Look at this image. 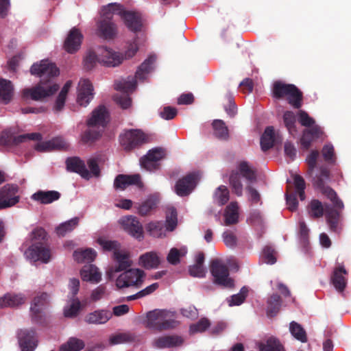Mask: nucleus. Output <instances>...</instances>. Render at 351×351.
I'll return each mask as SVG.
<instances>
[{"instance_id":"b1692460","label":"nucleus","mask_w":351,"mask_h":351,"mask_svg":"<svg viewBox=\"0 0 351 351\" xmlns=\"http://www.w3.org/2000/svg\"><path fill=\"white\" fill-rule=\"evenodd\" d=\"M282 138L276 133L273 126H267L261 137V147L263 152H267L274 147L276 143L281 141Z\"/></svg>"},{"instance_id":"13d9d810","label":"nucleus","mask_w":351,"mask_h":351,"mask_svg":"<svg viewBox=\"0 0 351 351\" xmlns=\"http://www.w3.org/2000/svg\"><path fill=\"white\" fill-rule=\"evenodd\" d=\"M322 156L329 165H334L336 161L334 147L331 144L325 145L322 149Z\"/></svg>"},{"instance_id":"ddd939ff","label":"nucleus","mask_w":351,"mask_h":351,"mask_svg":"<svg viewBox=\"0 0 351 351\" xmlns=\"http://www.w3.org/2000/svg\"><path fill=\"white\" fill-rule=\"evenodd\" d=\"M19 189L14 184H6L0 189V209L12 207L19 202Z\"/></svg>"},{"instance_id":"2eb2a0df","label":"nucleus","mask_w":351,"mask_h":351,"mask_svg":"<svg viewBox=\"0 0 351 351\" xmlns=\"http://www.w3.org/2000/svg\"><path fill=\"white\" fill-rule=\"evenodd\" d=\"M198 174L192 172L180 178L176 183L175 192L180 196L189 195L195 188L198 182Z\"/></svg>"},{"instance_id":"4d7b16f0","label":"nucleus","mask_w":351,"mask_h":351,"mask_svg":"<svg viewBox=\"0 0 351 351\" xmlns=\"http://www.w3.org/2000/svg\"><path fill=\"white\" fill-rule=\"evenodd\" d=\"M248 288L243 287L239 293L232 295L230 300H228V304L230 306H239L243 304L247 296Z\"/></svg>"},{"instance_id":"37998d69","label":"nucleus","mask_w":351,"mask_h":351,"mask_svg":"<svg viewBox=\"0 0 351 351\" xmlns=\"http://www.w3.org/2000/svg\"><path fill=\"white\" fill-rule=\"evenodd\" d=\"M96 256V252L90 248L73 252V258L78 263H91L95 260Z\"/></svg>"},{"instance_id":"bf43d9fd","label":"nucleus","mask_w":351,"mask_h":351,"mask_svg":"<svg viewBox=\"0 0 351 351\" xmlns=\"http://www.w3.org/2000/svg\"><path fill=\"white\" fill-rule=\"evenodd\" d=\"M210 326L208 319L204 317L200 319L196 324L190 326V333L203 332Z\"/></svg>"},{"instance_id":"39448f33","label":"nucleus","mask_w":351,"mask_h":351,"mask_svg":"<svg viewBox=\"0 0 351 351\" xmlns=\"http://www.w3.org/2000/svg\"><path fill=\"white\" fill-rule=\"evenodd\" d=\"M272 96L276 99H286L288 104L295 109L302 105L303 94L294 84L276 81L272 86Z\"/></svg>"},{"instance_id":"603ef678","label":"nucleus","mask_w":351,"mask_h":351,"mask_svg":"<svg viewBox=\"0 0 351 351\" xmlns=\"http://www.w3.org/2000/svg\"><path fill=\"white\" fill-rule=\"evenodd\" d=\"M308 214L311 218L317 219L323 216L324 208L322 202L318 199H313L308 205Z\"/></svg>"},{"instance_id":"e2e57ef3","label":"nucleus","mask_w":351,"mask_h":351,"mask_svg":"<svg viewBox=\"0 0 351 351\" xmlns=\"http://www.w3.org/2000/svg\"><path fill=\"white\" fill-rule=\"evenodd\" d=\"M99 60L95 52L88 51L84 60V68L86 70H91Z\"/></svg>"},{"instance_id":"4be33fe9","label":"nucleus","mask_w":351,"mask_h":351,"mask_svg":"<svg viewBox=\"0 0 351 351\" xmlns=\"http://www.w3.org/2000/svg\"><path fill=\"white\" fill-rule=\"evenodd\" d=\"M324 132L321 127L317 125H313L304 130L302 136L300 138V143L304 149H308L312 143L319 138H321Z\"/></svg>"},{"instance_id":"7ed1b4c3","label":"nucleus","mask_w":351,"mask_h":351,"mask_svg":"<svg viewBox=\"0 0 351 351\" xmlns=\"http://www.w3.org/2000/svg\"><path fill=\"white\" fill-rule=\"evenodd\" d=\"M145 327L156 331L176 328L179 322L174 319V313L166 310L155 309L148 312L144 321Z\"/></svg>"},{"instance_id":"72a5a7b5","label":"nucleus","mask_w":351,"mask_h":351,"mask_svg":"<svg viewBox=\"0 0 351 351\" xmlns=\"http://www.w3.org/2000/svg\"><path fill=\"white\" fill-rule=\"evenodd\" d=\"M14 88L12 82L0 78V100L7 104L12 100Z\"/></svg>"},{"instance_id":"dca6fc26","label":"nucleus","mask_w":351,"mask_h":351,"mask_svg":"<svg viewBox=\"0 0 351 351\" xmlns=\"http://www.w3.org/2000/svg\"><path fill=\"white\" fill-rule=\"evenodd\" d=\"M82 40L83 35L80 30L74 27L69 32L63 44V49L69 53H75L80 49Z\"/></svg>"},{"instance_id":"a18cd8bd","label":"nucleus","mask_w":351,"mask_h":351,"mask_svg":"<svg viewBox=\"0 0 351 351\" xmlns=\"http://www.w3.org/2000/svg\"><path fill=\"white\" fill-rule=\"evenodd\" d=\"M49 299V295L47 293H42L35 297L30 308L31 311L36 315L39 314L42 308L48 303Z\"/></svg>"},{"instance_id":"6e6d98bb","label":"nucleus","mask_w":351,"mask_h":351,"mask_svg":"<svg viewBox=\"0 0 351 351\" xmlns=\"http://www.w3.org/2000/svg\"><path fill=\"white\" fill-rule=\"evenodd\" d=\"M283 121L289 132L293 134L296 132L295 114L292 111H285L283 114Z\"/></svg>"},{"instance_id":"412c9836","label":"nucleus","mask_w":351,"mask_h":351,"mask_svg":"<svg viewBox=\"0 0 351 351\" xmlns=\"http://www.w3.org/2000/svg\"><path fill=\"white\" fill-rule=\"evenodd\" d=\"M19 344L21 351H34L37 346L35 331L33 330H21L18 332Z\"/></svg>"},{"instance_id":"f3484780","label":"nucleus","mask_w":351,"mask_h":351,"mask_svg":"<svg viewBox=\"0 0 351 351\" xmlns=\"http://www.w3.org/2000/svg\"><path fill=\"white\" fill-rule=\"evenodd\" d=\"M108 112L104 106H99L91 113L90 117L86 121L88 128L102 127L104 128L108 119Z\"/></svg>"},{"instance_id":"6e6552de","label":"nucleus","mask_w":351,"mask_h":351,"mask_svg":"<svg viewBox=\"0 0 351 351\" xmlns=\"http://www.w3.org/2000/svg\"><path fill=\"white\" fill-rule=\"evenodd\" d=\"M210 270L215 285L225 289L234 288V281L230 277L229 269L223 261L219 258L212 260Z\"/></svg>"},{"instance_id":"5fc2aeb1","label":"nucleus","mask_w":351,"mask_h":351,"mask_svg":"<svg viewBox=\"0 0 351 351\" xmlns=\"http://www.w3.org/2000/svg\"><path fill=\"white\" fill-rule=\"evenodd\" d=\"M238 169L240 174L248 181L253 182L256 180V171L250 167L247 162H241L238 165Z\"/></svg>"},{"instance_id":"393cba45","label":"nucleus","mask_w":351,"mask_h":351,"mask_svg":"<svg viewBox=\"0 0 351 351\" xmlns=\"http://www.w3.org/2000/svg\"><path fill=\"white\" fill-rule=\"evenodd\" d=\"M130 185H136L139 188L143 187L140 175L119 174L114 181V186L116 189L124 190Z\"/></svg>"},{"instance_id":"9b49d317","label":"nucleus","mask_w":351,"mask_h":351,"mask_svg":"<svg viewBox=\"0 0 351 351\" xmlns=\"http://www.w3.org/2000/svg\"><path fill=\"white\" fill-rule=\"evenodd\" d=\"M293 179L294 186L296 189V192L287 193H286V202L288 206V208L291 211H294L298 208V202L297 199V193L301 201L305 199V189L306 183L304 178L298 174L293 175Z\"/></svg>"},{"instance_id":"aec40b11","label":"nucleus","mask_w":351,"mask_h":351,"mask_svg":"<svg viewBox=\"0 0 351 351\" xmlns=\"http://www.w3.org/2000/svg\"><path fill=\"white\" fill-rule=\"evenodd\" d=\"M114 259L117 262L118 265L110 267L106 271V276L109 279L114 277V274L126 270L132 265L130 256L128 253H122L119 252H114Z\"/></svg>"},{"instance_id":"3c124183","label":"nucleus","mask_w":351,"mask_h":351,"mask_svg":"<svg viewBox=\"0 0 351 351\" xmlns=\"http://www.w3.org/2000/svg\"><path fill=\"white\" fill-rule=\"evenodd\" d=\"M326 218L330 229L333 232H336L339 219V213L336 209L326 207Z\"/></svg>"},{"instance_id":"4468645a","label":"nucleus","mask_w":351,"mask_h":351,"mask_svg":"<svg viewBox=\"0 0 351 351\" xmlns=\"http://www.w3.org/2000/svg\"><path fill=\"white\" fill-rule=\"evenodd\" d=\"M116 14H119L123 21L125 26L131 31L134 33L141 31L143 27V22L141 16L139 13L125 11L123 7L120 5V8H114Z\"/></svg>"},{"instance_id":"20e7f679","label":"nucleus","mask_w":351,"mask_h":351,"mask_svg":"<svg viewBox=\"0 0 351 351\" xmlns=\"http://www.w3.org/2000/svg\"><path fill=\"white\" fill-rule=\"evenodd\" d=\"M33 244L28 248L26 253L34 261H41L47 263L51 258L49 247L44 243L47 237V232L42 228H35L31 234Z\"/></svg>"},{"instance_id":"a19ab883","label":"nucleus","mask_w":351,"mask_h":351,"mask_svg":"<svg viewBox=\"0 0 351 351\" xmlns=\"http://www.w3.org/2000/svg\"><path fill=\"white\" fill-rule=\"evenodd\" d=\"M165 226L167 231H173L178 225V213L176 208L173 206L169 207L166 211Z\"/></svg>"},{"instance_id":"6ab92c4d","label":"nucleus","mask_w":351,"mask_h":351,"mask_svg":"<svg viewBox=\"0 0 351 351\" xmlns=\"http://www.w3.org/2000/svg\"><path fill=\"white\" fill-rule=\"evenodd\" d=\"M93 86L91 82L86 79L81 80L79 82L77 103L86 107L93 98Z\"/></svg>"},{"instance_id":"680f3d73","label":"nucleus","mask_w":351,"mask_h":351,"mask_svg":"<svg viewBox=\"0 0 351 351\" xmlns=\"http://www.w3.org/2000/svg\"><path fill=\"white\" fill-rule=\"evenodd\" d=\"M215 196L219 205L226 204L229 200V190L226 186H219L215 192Z\"/></svg>"},{"instance_id":"774afa93","label":"nucleus","mask_w":351,"mask_h":351,"mask_svg":"<svg viewBox=\"0 0 351 351\" xmlns=\"http://www.w3.org/2000/svg\"><path fill=\"white\" fill-rule=\"evenodd\" d=\"M184 254H182L180 250L177 248H171L167 255V261L173 265H176L180 263V258Z\"/></svg>"},{"instance_id":"1a4fd4ad","label":"nucleus","mask_w":351,"mask_h":351,"mask_svg":"<svg viewBox=\"0 0 351 351\" xmlns=\"http://www.w3.org/2000/svg\"><path fill=\"white\" fill-rule=\"evenodd\" d=\"M119 142L125 151L130 152L144 144L146 136L140 130H129L120 134Z\"/></svg>"},{"instance_id":"cd10ccee","label":"nucleus","mask_w":351,"mask_h":351,"mask_svg":"<svg viewBox=\"0 0 351 351\" xmlns=\"http://www.w3.org/2000/svg\"><path fill=\"white\" fill-rule=\"evenodd\" d=\"M60 193L56 191L39 190L32 195L31 199L42 204H49L60 198Z\"/></svg>"},{"instance_id":"de8ad7c7","label":"nucleus","mask_w":351,"mask_h":351,"mask_svg":"<svg viewBox=\"0 0 351 351\" xmlns=\"http://www.w3.org/2000/svg\"><path fill=\"white\" fill-rule=\"evenodd\" d=\"M229 181L232 193L239 197L243 195V184L239 173L238 171H232L230 173Z\"/></svg>"},{"instance_id":"09e8293b","label":"nucleus","mask_w":351,"mask_h":351,"mask_svg":"<svg viewBox=\"0 0 351 351\" xmlns=\"http://www.w3.org/2000/svg\"><path fill=\"white\" fill-rule=\"evenodd\" d=\"M289 330L291 335L302 343L307 341V335L304 328L298 323L293 321L290 323Z\"/></svg>"},{"instance_id":"8fccbe9b","label":"nucleus","mask_w":351,"mask_h":351,"mask_svg":"<svg viewBox=\"0 0 351 351\" xmlns=\"http://www.w3.org/2000/svg\"><path fill=\"white\" fill-rule=\"evenodd\" d=\"M215 135L219 139L227 140L229 138V132L225 122L221 119H216L213 123Z\"/></svg>"},{"instance_id":"423d86ee","label":"nucleus","mask_w":351,"mask_h":351,"mask_svg":"<svg viewBox=\"0 0 351 351\" xmlns=\"http://www.w3.org/2000/svg\"><path fill=\"white\" fill-rule=\"evenodd\" d=\"M116 7L120 8V4L111 3L102 7L101 19L97 22V34L100 37L112 39L117 34V26L112 20Z\"/></svg>"},{"instance_id":"a878e982","label":"nucleus","mask_w":351,"mask_h":351,"mask_svg":"<svg viewBox=\"0 0 351 351\" xmlns=\"http://www.w3.org/2000/svg\"><path fill=\"white\" fill-rule=\"evenodd\" d=\"M348 274L347 271L343 265L337 267L334 269L330 278L331 283L339 292H343L347 285V278L346 276Z\"/></svg>"},{"instance_id":"f704fd0d","label":"nucleus","mask_w":351,"mask_h":351,"mask_svg":"<svg viewBox=\"0 0 351 351\" xmlns=\"http://www.w3.org/2000/svg\"><path fill=\"white\" fill-rule=\"evenodd\" d=\"M158 199L156 197L151 195L138 206V213L143 217L149 215L156 208Z\"/></svg>"},{"instance_id":"f257e3e1","label":"nucleus","mask_w":351,"mask_h":351,"mask_svg":"<svg viewBox=\"0 0 351 351\" xmlns=\"http://www.w3.org/2000/svg\"><path fill=\"white\" fill-rule=\"evenodd\" d=\"M30 73L40 77V81L32 88H25L22 92L23 98L43 101L58 90L59 85L53 82V79L59 75V69L55 64L43 60L31 66Z\"/></svg>"},{"instance_id":"473e14b6","label":"nucleus","mask_w":351,"mask_h":351,"mask_svg":"<svg viewBox=\"0 0 351 351\" xmlns=\"http://www.w3.org/2000/svg\"><path fill=\"white\" fill-rule=\"evenodd\" d=\"M25 301V298L21 293H7L0 298V308L18 306L23 304Z\"/></svg>"},{"instance_id":"49530a36","label":"nucleus","mask_w":351,"mask_h":351,"mask_svg":"<svg viewBox=\"0 0 351 351\" xmlns=\"http://www.w3.org/2000/svg\"><path fill=\"white\" fill-rule=\"evenodd\" d=\"M84 346L85 344L82 340L71 337L66 343L60 346L59 351H80Z\"/></svg>"},{"instance_id":"052dcab7","label":"nucleus","mask_w":351,"mask_h":351,"mask_svg":"<svg viewBox=\"0 0 351 351\" xmlns=\"http://www.w3.org/2000/svg\"><path fill=\"white\" fill-rule=\"evenodd\" d=\"M97 243L102 247L104 250L119 252L120 244L117 241H110L102 238L97 239Z\"/></svg>"},{"instance_id":"58836bf2","label":"nucleus","mask_w":351,"mask_h":351,"mask_svg":"<svg viewBox=\"0 0 351 351\" xmlns=\"http://www.w3.org/2000/svg\"><path fill=\"white\" fill-rule=\"evenodd\" d=\"M259 351H285L280 341L274 337L268 338L265 342L258 343Z\"/></svg>"},{"instance_id":"338daca9","label":"nucleus","mask_w":351,"mask_h":351,"mask_svg":"<svg viewBox=\"0 0 351 351\" xmlns=\"http://www.w3.org/2000/svg\"><path fill=\"white\" fill-rule=\"evenodd\" d=\"M298 120L300 124L305 127H312L315 125V121L313 118L309 117L308 113L304 110H300L298 112Z\"/></svg>"},{"instance_id":"9d476101","label":"nucleus","mask_w":351,"mask_h":351,"mask_svg":"<svg viewBox=\"0 0 351 351\" xmlns=\"http://www.w3.org/2000/svg\"><path fill=\"white\" fill-rule=\"evenodd\" d=\"M145 273L139 269H129L123 272L116 280L118 289L129 287H140L143 282Z\"/></svg>"},{"instance_id":"bb28decb","label":"nucleus","mask_w":351,"mask_h":351,"mask_svg":"<svg viewBox=\"0 0 351 351\" xmlns=\"http://www.w3.org/2000/svg\"><path fill=\"white\" fill-rule=\"evenodd\" d=\"M101 61L107 66H117L122 62L124 58L122 54L107 47L101 48Z\"/></svg>"},{"instance_id":"4c0bfd02","label":"nucleus","mask_w":351,"mask_h":351,"mask_svg":"<svg viewBox=\"0 0 351 351\" xmlns=\"http://www.w3.org/2000/svg\"><path fill=\"white\" fill-rule=\"evenodd\" d=\"M102 132L103 130L88 128L81 134V141L84 144L91 145L100 138Z\"/></svg>"},{"instance_id":"e433bc0d","label":"nucleus","mask_w":351,"mask_h":351,"mask_svg":"<svg viewBox=\"0 0 351 351\" xmlns=\"http://www.w3.org/2000/svg\"><path fill=\"white\" fill-rule=\"evenodd\" d=\"M140 264L145 269L156 268L160 264V259L155 252H147L139 258Z\"/></svg>"},{"instance_id":"5701e85b","label":"nucleus","mask_w":351,"mask_h":351,"mask_svg":"<svg viewBox=\"0 0 351 351\" xmlns=\"http://www.w3.org/2000/svg\"><path fill=\"white\" fill-rule=\"evenodd\" d=\"M66 169L69 171L78 173L82 178L86 180L90 178V173L86 168L84 161L79 157L68 158L66 160Z\"/></svg>"},{"instance_id":"c9c22d12","label":"nucleus","mask_w":351,"mask_h":351,"mask_svg":"<svg viewBox=\"0 0 351 351\" xmlns=\"http://www.w3.org/2000/svg\"><path fill=\"white\" fill-rule=\"evenodd\" d=\"M148 234L156 238H162L166 236V228L162 221H154L148 223L145 226Z\"/></svg>"},{"instance_id":"7c9ffc66","label":"nucleus","mask_w":351,"mask_h":351,"mask_svg":"<svg viewBox=\"0 0 351 351\" xmlns=\"http://www.w3.org/2000/svg\"><path fill=\"white\" fill-rule=\"evenodd\" d=\"M224 221L226 226L236 224L239 222V206L237 202H230L224 210Z\"/></svg>"},{"instance_id":"2f4dec72","label":"nucleus","mask_w":351,"mask_h":351,"mask_svg":"<svg viewBox=\"0 0 351 351\" xmlns=\"http://www.w3.org/2000/svg\"><path fill=\"white\" fill-rule=\"evenodd\" d=\"M82 279L84 281L99 282L101 280V274L96 266L92 264L84 265L80 271Z\"/></svg>"},{"instance_id":"0eeeda50","label":"nucleus","mask_w":351,"mask_h":351,"mask_svg":"<svg viewBox=\"0 0 351 351\" xmlns=\"http://www.w3.org/2000/svg\"><path fill=\"white\" fill-rule=\"evenodd\" d=\"M330 181V172L326 166L319 167V173L313 178V186L325 195L337 209L343 208V202L338 197L337 193L327 185Z\"/></svg>"},{"instance_id":"69168bd1","label":"nucleus","mask_w":351,"mask_h":351,"mask_svg":"<svg viewBox=\"0 0 351 351\" xmlns=\"http://www.w3.org/2000/svg\"><path fill=\"white\" fill-rule=\"evenodd\" d=\"M275 250L270 246H265L263 250L262 257L265 263L267 264H274L276 262L275 256Z\"/></svg>"},{"instance_id":"a211bd4d","label":"nucleus","mask_w":351,"mask_h":351,"mask_svg":"<svg viewBox=\"0 0 351 351\" xmlns=\"http://www.w3.org/2000/svg\"><path fill=\"white\" fill-rule=\"evenodd\" d=\"M165 151L162 148L149 150L147 155L141 159V165L149 171L158 169V162L165 157Z\"/></svg>"},{"instance_id":"ea45409f","label":"nucleus","mask_w":351,"mask_h":351,"mask_svg":"<svg viewBox=\"0 0 351 351\" xmlns=\"http://www.w3.org/2000/svg\"><path fill=\"white\" fill-rule=\"evenodd\" d=\"M282 304L281 298L278 294L271 295L267 300V315L269 317L276 316Z\"/></svg>"},{"instance_id":"864d4df0","label":"nucleus","mask_w":351,"mask_h":351,"mask_svg":"<svg viewBox=\"0 0 351 351\" xmlns=\"http://www.w3.org/2000/svg\"><path fill=\"white\" fill-rule=\"evenodd\" d=\"M81 307L80 301L76 298H72L70 304L64 309V315L66 317H75L78 315Z\"/></svg>"},{"instance_id":"c85d7f7f","label":"nucleus","mask_w":351,"mask_h":351,"mask_svg":"<svg viewBox=\"0 0 351 351\" xmlns=\"http://www.w3.org/2000/svg\"><path fill=\"white\" fill-rule=\"evenodd\" d=\"M112 317V313L106 310H97L86 315L85 322L89 324H104Z\"/></svg>"},{"instance_id":"79ce46f5","label":"nucleus","mask_w":351,"mask_h":351,"mask_svg":"<svg viewBox=\"0 0 351 351\" xmlns=\"http://www.w3.org/2000/svg\"><path fill=\"white\" fill-rule=\"evenodd\" d=\"M65 144L60 139L56 138L47 142H43L36 144L35 149L39 152H45L52 149H61L64 148Z\"/></svg>"},{"instance_id":"c03bdc74","label":"nucleus","mask_w":351,"mask_h":351,"mask_svg":"<svg viewBox=\"0 0 351 351\" xmlns=\"http://www.w3.org/2000/svg\"><path fill=\"white\" fill-rule=\"evenodd\" d=\"M79 218L74 217L66 222L60 224L56 228V232L59 237H64L66 233L73 230L78 225Z\"/></svg>"},{"instance_id":"f03ea898","label":"nucleus","mask_w":351,"mask_h":351,"mask_svg":"<svg viewBox=\"0 0 351 351\" xmlns=\"http://www.w3.org/2000/svg\"><path fill=\"white\" fill-rule=\"evenodd\" d=\"M156 60V56L155 55L149 56L138 66L134 77L129 76L127 79H123L115 82L114 88L121 93L114 95V100L123 109L128 108L132 104V99L128 93L135 90L136 87V79L144 80L147 75L153 70Z\"/></svg>"},{"instance_id":"c756f323","label":"nucleus","mask_w":351,"mask_h":351,"mask_svg":"<svg viewBox=\"0 0 351 351\" xmlns=\"http://www.w3.org/2000/svg\"><path fill=\"white\" fill-rule=\"evenodd\" d=\"M183 339L178 335H167L158 337L154 341V346L158 348H172L181 346Z\"/></svg>"},{"instance_id":"f8f14e48","label":"nucleus","mask_w":351,"mask_h":351,"mask_svg":"<svg viewBox=\"0 0 351 351\" xmlns=\"http://www.w3.org/2000/svg\"><path fill=\"white\" fill-rule=\"evenodd\" d=\"M119 223L125 232L132 237L141 241L143 239V228L138 219L133 215L122 217Z\"/></svg>"},{"instance_id":"0e129e2a","label":"nucleus","mask_w":351,"mask_h":351,"mask_svg":"<svg viewBox=\"0 0 351 351\" xmlns=\"http://www.w3.org/2000/svg\"><path fill=\"white\" fill-rule=\"evenodd\" d=\"M225 98L227 103L224 104V110L229 117H234L237 112V109L234 98L230 94H227Z\"/></svg>"}]
</instances>
